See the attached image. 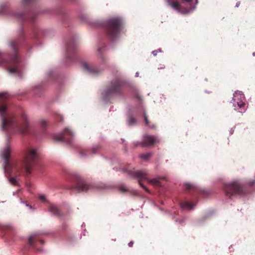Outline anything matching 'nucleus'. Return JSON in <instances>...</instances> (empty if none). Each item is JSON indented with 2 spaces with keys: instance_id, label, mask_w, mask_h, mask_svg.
<instances>
[{
  "instance_id": "nucleus-14",
  "label": "nucleus",
  "mask_w": 255,
  "mask_h": 255,
  "mask_svg": "<svg viewBox=\"0 0 255 255\" xmlns=\"http://www.w3.org/2000/svg\"><path fill=\"white\" fill-rule=\"evenodd\" d=\"M157 142H158V140L154 136L145 135L143 136V140L141 142V146L145 147L151 145Z\"/></svg>"
},
{
  "instance_id": "nucleus-19",
  "label": "nucleus",
  "mask_w": 255,
  "mask_h": 255,
  "mask_svg": "<svg viewBox=\"0 0 255 255\" xmlns=\"http://www.w3.org/2000/svg\"><path fill=\"white\" fill-rule=\"evenodd\" d=\"M143 117H144V122H145V125L148 126L151 128H154L155 127V126L154 124H150V122H149V121L148 120L147 116L145 112H143Z\"/></svg>"
},
{
  "instance_id": "nucleus-32",
  "label": "nucleus",
  "mask_w": 255,
  "mask_h": 255,
  "mask_svg": "<svg viewBox=\"0 0 255 255\" xmlns=\"http://www.w3.org/2000/svg\"><path fill=\"white\" fill-rule=\"evenodd\" d=\"M139 144L141 145V142H136L134 143V146H138Z\"/></svg>"
},
{
  "instance_id": "nucleus-1",
  "label": "nucleus",
  "mask_w": 255,
  "mask_h": 255,
  "mask_svg": "<svg viewBox=\"0 0 255 255\" xmlns=\"http://www.w3.org/2000/svg\"><path fill=\"white\" fill-rule=\"evenodd\" d=\"M11 152L10 146L7 144L1 150L0 156L3 161L5 176L12 184L16 185L17 181L14 177L20 175L23 171L27 174H30L32 167L37 158V154L35 149H29L26 151L23 160L18 162L11 157Z\"/></svg>"
},
{
  "instance_id": "nucleus-25",
  "label": "nucleus",
  "mask_w": 255,
  "mask_h": 255,
  "mask_svg": "<svg viewBox=\"0 0 255 255\" xmlns=\"http://www.w3.org/2000/svg\"><path fill=\"white\" fill-rule=\"evenodd\" d=\"M100 146L98 145L93 146L92 149V153L94 154L96 153L100 149Z\"/></svg>"
},
{
  "instance_id": "nucleus-12",
  "label": "nucleus",
  "mask_w": 255,
  "mask_h": 255,
  "mask_svg": "<svg viewBox=\"0 0 255 255\" xmlns=\"http://www.w3.org/2000/svg\"><path fill=\"white\" fill-rule=\"evenodd\" d=\"M169 5L172 7L174 10L177 11L178 12L182 13H187L189 10L187 8L183 7L180 4L177 0H167Z\"/></svg>"
},
{
  "instance_id": "nucleus-35",
  "label": "nucleus",
  "mask_w": 255,
  "mask_h": 255,
  "mask_svg": "<svg viewBox=\"0 0 255 255\" xmlns=\"http://www.w3.org/2000/svg\"><path fill=\"white\" fill-rule=\"evenodd\" d=\"M59 117H60L61 120H62V117L61 116H59Z\"/></svg>"
},
{
  "instance_id": "nucleus-22",
  "label": "nucleus",
  "mask_w": 255,
  "mask_h": 255,
  "mask_svg": "<svg viewBox=\"0 0 255 255\" xmlns=\"http://www.w3.org/2000/svg\"><path fill=\"white\" fill-rule=\"evenodd\" d=\"M152 155L151 153H147L145 154H142L140 155V158L145 160L148 159Z\"/></svg>"
},
{
  "instance_id": "nucleus-33",
  "label": "nucleus",
  "mask_w": 255,
  "mask_h": 255,
  "mask_svg": "<svg viewBox=\"0 0 255 255\" xmlns=\"http://www.w3.org/2000/svg\"><path fill=\"white\" fill-rule=\"evenodd\" d=\"M133 245V242H132V241H131L130 242H129V243H128V246H129V247H132Z\"/></svg>"
},
{
  "instance_id": "nucleus-20",
  "label": "nucleus",
  "mask_w": 255,
  "mask_h": 255,
  "mask_svg": "<svg viewBox=\"0 0 255 255\" xmlns=\"http://www.w3.org/2000/svg\"><path fill=\"white\" fill-rule=\"evenodd\" d=\"M90 153V151L88 149H80L79 150V154L81 157H85L88 155Z\"/></svg>"
},
{
  "instance_id": "nucleus-31",
  "label": "nucleus",
  "mask_w": 255,
  "mask_h": 255,
  "mask_svg": "<svg viewBox=\"0 0 255 255\" xmlns=\"http://www.w3.org/2000/svg\"><path fill=\"white\" fill-rule=\"evenodd\" d=\"M33 0H23V2L25 4H28L32 1Z\"/></svg>"
},
{
  "instance_id": "nucleus-13",
  "label": "nucleus",
  "mask_w": 255,
  "mask_h": 255,
  "mask_svg": "<svg viewBox=\"0 0 255 255\" xmlns=\"http://www.w3.org/2000/svg\"><path fill=\"white\" fill-rule=\"evenodd\" d=\"M44 242L36 235H33L29 237L28 239V244L35 249L40 251L38 247V245H42Z\"/></svg>"
},
{
  "instance_id": "nucleus-5",
  "label": "nucleus",
  "mask_w": 255,
  "mask_h": 255,
  "mask_svg": "<svg viewBox=\"0 0 255 255\" xmlns=\"http://www.w3.org/2000/svg\"><path fill=\"white\" fill-rule=\"evenodd\" d=\"M122 21L119 17L109 19L106 23V28L108 36L112 40H114L120 32Z\"/></svg>"
},
{
  "instance_id": "nucleus-26",
  "label": "nucleus",
  "mask_w": 255,
  "mask_h": 255,
  "mask_svg": "<svg viewBox=\"0 0 255 255\" xmlns=\"http://www.w3.org/2000/svg\"><path fill=\"white\" fill-rule=\"evenodd\" d=\"M136 122L135 119L132 117L129 118L128 120V124L129 125L131 126L134 124Z\"/></svg>"
},
{
  "instance_id": "nucleus-10",
  "label": "nucleus",
  "mask_w": 255,
  "mask_h": 255,
  "mask_svg": "<svg viewBox=\"0 0 255 255\" xmlns=\"http://www.w3.org/2000/svg\"><path fill=\"white\" fill-rule=\"evenodd\" d=\"M92 187V186L87 184L83 180L78 178L76 185L72 189L77 192L86 191Z\"/></svg>"
},
{
  "instance_id": "nucleus-23",
  "label": "nucleus",
  "mask_w": 255,
  "mask_h": 255,
  "mask_svg": "<svg viewBox=\"0 0 255 255\" xmlns=\"http://www.w3.org/2000/svg\"><path fill=\"white\" fill-rule=\"evenodd\" d=\"M15 16L22 20H24L26 18V16L25 15L24 13H15Z\"/></svg>"
},
{
  "instance_id": "nucleus-9",
  "label": "nucleus",
  "mask_w": 255,
  "mask_h": 255,
  "mask_svg": "<svg viewBox=\"0 0 255 255\" xmlns=\"http://www.w3.org/2000/svg\"><path fill=\"white\" fill-rule=\"evenodd\" d=\"M77 44L74 39H71L66 44L67 57L69 59H73L77 50Z\"/></svg>"
},
{
  "instance_id": "nucleus-3",
  "label": "nucleus",
  "mask_w": 255,
  "mask_h": 255,
  "mask_svg": "<svg viewBox=\"0 0 255 255\" xmlns=\"http://www.w3.org/2000/svg\"><path fill=\"white\" fill-rule=\"evenodd\" d=\"M19 40H12L9 42V46L12 50V54H8L6 59H0V65L4 66L7 71L11 74H15L20 76L21 66L20 59L18 56V48Z\"/></svg>"
},
{
  "instance_id": "nucleus-24",
  "label": "nucleus",
  "mask_w": 255,
  "mask_h": 255,
  "mask_svg": "<svg viewBox=\"0 0 255 255\" xmlns=\"http://www.w3.org/2000/svg\"><path fill=\"white\" fill-rule=\"evenodd\" d=\"M40 123L41 126L44 128H45L48 124V122L46 120H44V119L41 120Z\"/></svg>"
},
{
  "instance_id": "nucleus-7",
  "label": "nucleus",
  "mask_w": 255,
  "mask_h": 255,
  "mask_svg": "<svg viewBox=\"0 0 255 255\" xmlns=\"http://www.w3.org/2000/svg\"><path fill=\"white\" fill-rule=\"evenodd\" d=\"M225 192L227 196L230 198L235 195L245 194V185L238 180H235L225 185Z\"/></svg>"
},
{
  "instance_id": "nucleus-28",
  "label": "nucleus",
  "mask_w": 255,
  "mask_h": 255,
  "mask_svg": "<svg viewBox=\"0 0 255 255\" xmlns=\"http://www.w3.org/2000/svg\"><path fill=\"white\" fill-rule=\"evenodd\" d=\"M161 51H161V50L160 49H159L158 50H154V51H153L152 52V53L153 54V55L154 56H156V55H157V53H158V52H161Z\"/></svg>"
},
{
  "instance_id": "nucleus-4",
  "label": "nucleus",
  "mask_w": 255,
  "mask_h": 255,
  "mask_svg": "<svg viewBox=\"0 0 255 255\" xmlns=\"http://www.w3.org/2000/svg\"><path fill=\"white\" fill-rule=\"evenodd\" d=\"M127 81L122 77H117L113 79L107 86L104 91L106 98L113 95H121L123 89L126 86Z\"/></svg>"
},
{
  "instance_id": "nucleus-27",
  "label": "nucleus",
  "mask_w": 255,
  "mask_h": 255,
  "mask_svg": "<svg viewBox=\"0 0 255 255\" xmlns=\"http://www.w3.org/2000/svg\"><path fill=\"white\" fill-rule=\"evenodd\" d=\"M120 190L122 193H125L128 191V189L124 186H122L120 188Z\"/></svg>"
},
{
  "instance_id": "nucleus-11",
  "label": "nucleus",
  "mask_w": 255,
  "mask_h": 255,
  "mask_svg": "<svg viewBox=\"0 0 255 255\" xmlns=\"http://www.w3.org/2000/svg\"><path fill=\"white\" fill-rule=\"evenodd\" d=\"M233 105L235 110H238L240 112L242 113L244 110L243 108L245 106V103L241 99V95L236 93L234 95L233 98Z\"/></svg>"
},
{
  "instance_id": "nucleus-18",
  "label": "nucleus",
  "mask_w": 255,
  "mask_h": 255,
  "mask_svg": "<svg viewBox=\"0 0 255 255\" xmlns=\"http://www.w3.org/2000/svg\"><path fill=\"white\" fill-rule=\"evenodd\" d=\"M184 187L186 190L189 192L191 191H195L196 190L195 186L191 183H185L184 184Z\"/></svg>"
},
{
  "instance_id": "nucleus-15",
  "label": "nucleus",
  "mask_w": 255,
  "mask_h": 255,
  "mask_svg": "<svg viewBox=\"0 0 255 255\" xmlns=\"http://www.w3.org/2000/svg\"><path fill=\"white\" fill-rule=\"evenodd\" d=\"M84 69L92 75H96L100 73V71L98 69L94 68L91 64L86 62L82 64Z\"/></svg>"
},
{
  "instance_id": "nucleus-16",
  "label": "nucleus",
  "mask_w": 255,
  "mask_h": 255,
  "mask_svg": "<svg viewBox=\"0 0 255 255\" xmlns=\"http://www.w3.org/2000/svg\"><path fill=\"white\" fill-rule=\"evenodd\" d=\"M49 211L51 214L57 217H60L63 215V212L54 204H52L50 206Z\"/></svg>"
},
{
  "instance_id": "nucleus-29",
  "label": "nucleus",
  "mask_w": 255,
  "mask_h": 255,
  "mask_svg": "<svg viewBox=\"0 0 255 255\" xmlns=\"http://www.w3.org/2000/svg\"><path fill=\"white\" fill-rule=\"evenodd\" d=\"M39 199L43 202L46 201V198H45V196L43 195H40L39 197Z\"/></svg>"
},
{
  "instance_id": "nucleus-17",
  "label": "nucleus",
  "mask_w": 255,
  "mask_h": 255,
  "mask_svg": "<svg viewBox=\"0 0 255 255\" xmlns=\"http://www.w3.org/2000/svg\"><path fill=\"white\" fill-rule=\"evenodd\" d=\"M180 206L182 208H187L189 209H193L194 204L192 202L189 201H183L180 203Z\"/></svg>"
},
{
  "instance_id": "nucleus-2",
  "label": "nucleus",
  "mask_w": 255,
  "mask_h": 255,
  "mask_svg": "<svg viewBox=\"0 0 255 255\" xmlns=\"http://www.w3.org/2000/svg\"><path fill=\"white\" fill-rule=\"evenodd\" d=\"M7 98V95L6 93H0V100H1L0 103V114L2 119L1 127L3 130L10 132L16 128L21 133H30V127L26 116H22V123L18 124L12 115L7 113V105L5 103Z\"/></svg>"
},
{
  "instance_id": "nucleus-34",
  "label": "nucleus",
  "mask_w": 255,
  "mask_h": 255,
  "mask_svg": "<svg viewBox=\"0 0 255 255\" xmlns=\"http://www.w3.org/2000/svg\"><path fill=\"white\" fill-rule=\"evenodd\" d=\"M101 49H102V48H99L98 51H99V52H101Z\"/></svg>"
},
{
  "instance_id": "nucleus-8",
  "label": "nucleus",
  "mask_w": 255,
  "mask_h": 255,
  "mask_svg": "<svg viewBox=\"0 0 255 255\" xmlns=\"http://www.w3.org/2000/svg\"><path fill=\"white\" fill-rule=\"evenodd\" d=\"M74 133L68 128H66L62 133L54 137V139L57 141H64L67 143L71 144L74 137Z\"/></svg>"
},
{
  "instance_id": "nucleus-30",
  "label": "nucleus",
  "mask_w": 255,
  "mask_h": 255,
  "mask_svg": "<svg viewBox=\"0 0 255 255\" xmlns=\"http://www.w3.org/2000/svg\"><path fill=\"white\" fill-rule=\"evenodd\" d=\"M249 184L251 186H252V185H255V180H250V181L249 182Z\"/></svg>"
},
{
  "instance_id": "nucleus-21",
  "label": "nucleus",
  "mask_w": 255,
  "mask_h": 255,
  "mask_svg": "<svg viewBox=\"0 0 255 255\" xmlns=\"http://www.w3.org/2000/svg\"><path fill=\"white\" fill-rule=\"evenodd\" d=\"M182 3H185L187 4L188 5L190 6L189 8H187L190 10V9L191 8L192 5V0H181Z\"/></svg>"
},
{
  "instance_id": "nucleus-6",
  "label": "nucleus",
  "mask_w": 255,
  "mask_h": 255,
  "mask_svg": "<svg viewBox=\"0 0 255 255\" xmlns=\"http://www.w3.org/2000/svg\"><path fill=\"white\" fill-rule=\"evenodd\" d=\"M127 172H128L129 174L133 175L134 177L138 178V183L140 185L141 187H142L145 190L148 192V189L144 186L141 181L143 179L146 180L148 181V182L154 186H161V183L159 181V179H163L165 180L166 179L165 177L162 176V177H159L158 178H153L152 179H149L146 177L147 176V173L141 170H137L136 171H132L130 170H127Z\"/></svg>"
}]
</instances>
